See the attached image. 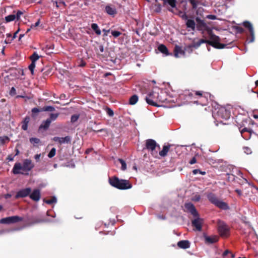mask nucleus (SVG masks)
Returning a JSON list of instances; mask_svg holds the SVG:
<instances>
[{"label": "nucleus", "instance_id": "38", "mask_svg": "<svg viewBox=\"0 0 258 258\" xmlns=\"http://www.w3.org/2000/svg\"><path fill=\"white\" fill-rule=\"evenodd\" d=\"M19 29H18L16 32H15V33L13 35V36L12 37V38L11 39H6L5 42L7 44L11 43V42L16 37L17 34L19 32Z\"/></svg>", "mask_w": 258, "mask_h": 258}, {"label": "nucleus", "instance_id": "21", "mask_svg": "<svg viewBox=\"0 0 258 258\" xmlns=\"http://www.w3.org/2000/svg\"><path fill=\"white\" fill-rule=\"evenodd\" d=\"M170 147L171 145L170 144L164 145L163 147L162 150L159 152V155L162 157H165L167 155Z\"/></svg>", "mask_w": 258, "mask_h": 258}, {"label": "nucleus", "instance_id": "15", "mask_svg": "<svg viewBox=\"0 0 258 258\" xmlns=\"http://www.w3.org/2000/svg\"><path fill=\"white\" fill-rule=\"evenodd\" d=\"M241 136L245 140H248L250 138V137L252 134L255 133L251 130L248 129L246 127H244L240 131Z\"/></svg>", "mask_w": 258, "mask_h": 258}, {"label": "nucleus", "instance_id": "43", "mask_svg": "<svg viewBox=\"0 0 258 258\" xmlns=\"http://www.w3.org/2000/svg\"><path fill=\"white\" fill-rule=\"evenodd\" d=\"M29 69L31 71V73L32 75L34 74V70L35 68V63H33L31 62V63L29 66Z\"/></svg>", "mask_w": 258, "mask_h": 258}, {"label": "nucleus", "instance_id": "14", "mask_svg": "<svg viewBox=\"0 0 258 258\" xmlns=\"http://www.w3.org/2000/svg\"><path fill=\"white\" fill-rule=\"evenodd\" d=\"M195 218L191 221L192 226L195 227L198 231L202 230V225L204 222L202 218L199 217V215L197 217H195Z\"/></svg>", "mask_w": 258, "mask_h": 258}, {"label": "nucleus", "instance_id": "63", "mask_svg": "<svg viewBox=\"0 0 258 258\" xmlns=\"http://www.w3.org/2000/svg\"><path fill=\"white\" fill-rule=\"evenodd\" d=\"M92 151V149L91 148H89V149H87L86 151H85V154H89L90 152H91Z\"/></svg>", "mask_w": 258, "mask_h": 258}, {"label": "nucleus", "instance_id": "47", "mask_svg": "<svg viewBox=\"0 0 258 258\" xmlns=\"http://www.w3.org/2000/svg\"><path fill=\"white\" fill-rule=\"evenodd\" d=\"M79 115H73L71 117V122H76L79 118Z\"/></svg>", "mask_w": 258, "mask_h": 258}, {"label": "nucleus", "instance_id": "56", "mask_svg": "<svg viewBox=\"0 0 258 258\" xmlns=\"http://www.w3.org/2000/svg\"><path fill=\"white\" fill-rule=\"evenodd\" d=\"M197 162L196 158L195 157H193L189 162V163L191 165L196 163Z\"/></svg>", "mask_w": 258, "mask_h": 258}, {"label": "nucleus", "instance_id": "36", "mask_svg": "<svg viewBox=\"0 0 258 258\" xmlns=\"http://www.w3.org/2000/svg\"><path fill=\"white\" fill-rule=\"evenodd\" d=\"M30 142L33 144H37L40 143V140L37 138H31L30 139Z\"/></svg>", "mask_w": 258, "mask_h": 258}, {"label": "nucleus", "instance_id": "57", "mask_svg": "<svg viewBox=\"0 0 258 258\" xmlns=\"http://www.w3.org/2000/svg\"><path fill=\"white\" fill-rule=\"evenodd\" d=\"M98 49L100 51V52L102 53L104 52V47L102 45H99L98 46Z\"/></svg>", "mask_w": 258, "mask_h": 258}, {"label": "nucleus", "instance_id": "46", "mask_svg": "<svg viewBox=\"0 0 258 258\" xmlns=\"http://www.w3.org/2000/svg\"><path fill=\"white\" fill-rule=\"evenodd\" d=\"M106 113L108 114V115L110 117L113 116L114 114L113 110L111 108L108 107L106 108Z\"/></svg>", "mask_w": 258, "mask_h": 258}, {"label": "nucleus", "instance_id": "13", "mask_svg": "<svg viewBox=\"0 0 258 258\" xmlns=\"http://www.w3.org/2000/svg\"><path fill=\"white\" fill-rule=\"evenodd\" d=\"M196 21L197 23L196 28L198 31H204L208 30L209 27L204 20H201L199 17H197Z\"/></svg>", "mask_w": 258, "mask_h": 258}, {"label": "nucleus", "instance_id": "33", "mask_svg": "<svg viewBox=\"0 0 258 258\" xmlns=\"http://www.w3.org/2000/svg\"><path fill=\"white\" fill-rule=\"evenodd\" d=\"M59 115V113H50L49 115V117L47 118V119L50 120V122H51L52 121L55 120Z\"/></svg>", "mask_w": 258, "mask_h": 258}, {"label": "nucleus", "instance_id": "24", "mask_svg": "<svg viewBox=\"0 0 258 258\" xmlns=\"http://www.w3.org/2000/svg\"><path fill=\"white\" fill-rule=\"evenodd\" d=\"M105 12L109 15H114L116 13V10L114 7L107 5L105 7Z\"/></svg>", "mask_w": 258, "mask_h": 258}, {"label": "nucleus", "instance_id": "9", "mask_svg": "<svg viewBox=\"0 0 258 258\" xmlns=\"http://www.w3.org/2000/svg\"><path fill=\"white\" fill-rule=\"evenodd\" d=\"M243 25L244 27L248 29L250 36V39H247L246 40V42L247 43L253 42L255 40V36L254 31L252 25L249 21H246L243 22Z\"/></svg>", "mask_w": 258, "mask_h": 258}, {"label": "nucleus", "instance_id": "35", "mask_svg": "<svg viewBox=\"0 0 258 258\" xmlns=\"http://www.w3.org/2000/svg\"><path fill=\"white\" fill-rule=\"evenodd\" d=\"M43 111H54L55 110V108L54 107L51 106H45L42 107Z\"/></svg>", "mask_w": 258, "mask_h": 258}, {"label": "nucleus", "instance_id": "10", "mask_svg": "<svg viewBox=\"0 0 258 258\" xmlns=\"http://www.w3.org/2000/svg\"><path fill=\"white\" fill-rule=\"evenodd\" d=\"M216 114L219 118L225 120L229 119L231 115L230 111L225 107H221L217 110Z\"/></svg>", "mask_w": 258, "mask_h": 258}, {"label": "nucleus", "instance_id": "12", "mask_svg": "<svg viewBox=\"0 0 258 258\" xmlns=\"http://www.w3.org/2000/svg\"><path fill=\"white\" fill-rule=\"evenodd\" d=\"M185 211L190 213L194 217L198 216V212L194 205L190 202L185 203L184 204Z\"/></svg>", "mask_w": 258, "mask_h": 258}, {"label": "nucleus", "instance_id": "58", "mask_svg": "<svg viewBox=\"0 0 258 258\" xmlns=\"http://www.w3.org/2000/svg\"><path fill=\"white\" fill-rule=\"evenodd\" d=\"M14 156H13L12 155H8L7 159L8 160H9V161H12L14 160Z\"/></svg>", "mask_w": 258, "mask_h": 258}, {"label": "nucleus", "instance_id": "53", "mask_svg": "<svg viewBox=\"0 0 258 258\" xmlns=\"http://www.w3.org/2000/svg\"><path fill=\"white\" fill-rule=\"evenodd\" d=\"M236 30L238 33L240 34L243 33L244 32V29L240 27H237L236 28Z\"/></svg>", "mask_w": 258, "mask_h": 258}, {"label": "nucleus", "instance_id": "42", "mask_svg": "<svg viewBox=\"0 0 258 258\" xmlns=\"http://www.w3.org/2000/svg\"><path fill=\"white\" fill-rule=\"evenodd\" d=\"M0 141L2 144H4L6 141H9V138L7 136H5L3 137H0Z\"/></svg>", "mask_w": 258, "mask_h": 258}, {"label": "nucleus", "instance_id": "8", "mask_svg": "<svg viewBox=\"0 0 258 258\" xmlns=\"http://www.w3.org/2000/svg\"><path fill=\"white\" fill-rule=\"evenodd\" d=\"M218 230L222 237H227L229 235V228L225 223L219 221L218 224Z\"/></svg>", "mask_w": 258, "mask_h": 258}, {"label": "nucleus", "instance_id": "16", "mask_svg": "<svg viewBox=\"0 0 258 258\" xmlns=\"http://www.w3.org/2000/svg\"><path fill=\"white\" fill-rule=\"evenodd\" d=\"M31 192V189L30 187L22 189L17 192L16 195V198L18 199L19 198H24L28 196H29Z\"/></svg>", "mask_w": 258, "mask_h": 258}, {"label": "nucleus", "instance_id": "18", "mask_svg": "<svg viewBox=\"0 0 258 258\" xmlns=\"http://www.w3.org/2000/svg\"><path fill=\"white\" fill-rule=\"evenodd\" d=\"M51 122L50 120L47 119L46 120L43 121L38 128L39 132H43L47 130L50 125Z\"/></svg>", "mask_w": 258, "mask_h": 258}, {"label": "nucleus", "instance_id": "62", "mask_svg": "<svg viewBox=\"0 0 258 258\" xmlns=\"http://www.w3.org/2000/svg\"><path fill=\"white\" fill-rule=\"evenodd\" d=\"M190 3L192 6L193 8H196L197 4L195 3V2L194 1H191Z\"/></svg>", "mask_w": 258, "mask_h": 258}, {"label": "nucleus", "instance_id": "5", "mask_svg": "<svg viewBox=\"0 0 258 258\" xmlns=\"http://www.w3.org/2000/svg\"><path fill=\"white\" fill-rule=\"evenodd\" d=\"M208 44L214 48L222 49L225 48L226 45L220 43V38L213 34L211 31L209 32V40H208Z\"/></svg>", "mask_w": 258, "mask_h": 258}, {"label": "nucleus", "instance_id": "20", "mask_svg": "<svg viewBox=\"0 0 258 258\" xmlns=\"http://www.w3.org/2000/svg\"><path fill=\"white\" fill-rule=\"evenodd\" d=\"M70 137L69 136L65 137L64 138H60L58 137H54L53 138V140L55 142H58L60 144H63L65 143H69L70 142Z\"/></svg>", "mask_w": 258, "mask_h": 258}, {"label": "nucleus", "instance_id": "6", "mask_svg": "<svg viewBox=\"0 0 258 258\" xmlns=\"http://www.w3.org/2000/svg\"><path fill=\"white\" fill-rule=\"evenodd\" d=\"M146 147L147 150L151 151L152 155L156 157L157 156V151H155L156 147L160 149V145L157 144L156 142L153 139H148L146 141Z\"/></svg>", "mask_w": 258, "mask_h": 258}, {"label": "nucleus", "instance_id": "19", "mask_svg": "<svg viewBox=\"0 0 258 258\" xmlns=\"http://www.w3.org/2000/svg\"><path fill=\"white\" fill-rule=\"evenodd\" d=\"M185 25L186 28L188 29V31H189L190 30L192 31H195L196 27V23L192 19H189L186 20Z\"/></svg>", "mask_w": 258, "mask_h": 258}, {"label": "nucleus", "instance_id": "44", "mask_svg": "<svg viewBox=\"0 0 258 258\" xmlns=\"http://www.w3.org/2000/svg\"><path fill=\"white\" fill-rule=\"evenodd\" d=\"M202 43L208 44V40L201 39L196 44L197 47L200 46Z\"/></svg>", "mask_w": 258, "mask_h": 258}, {"label": "nucleus", "instance_id": "64", "mask_svg": "<svg viewBox=\"0 0 258 258\" xmlns=\"http://www.w3.org/2000/svg\"><path fill=\"white\" fill-rule=\"evenodd\" d=\"M110 30H105V29H103V32H104V36H107L108 33L109 32Z\"/></svg>", "mask_w": 258, "mask_h": 258}, {"label": "nucleus", "instance_id": "25", "mask_svg": "<svg viewBox=\"0 0 258 258\" xmlns=\"http://www.w3.org/2000/svg\"><path fill=\"white\" fill-rule=\"evenodd\" d=\"M30 121V117L28 116H26L22 122V129L24 131H27L28 125Z\"/></svg>", "mask_w": 258, "mask_h": 258}, {"label": "nucleus", "instance_id": "61", "mask_svg": "<svg viewBox=\"0 0 258 258\" xmlns=\"http://www.w3.org/2000/svg\"><path fill=\"white\" fill-rule=\"evenodd\" d=\"M200 172H201V170L200 169H194L193 171H192V173L196 175L198 173H200Z\"/></svg>", "mask_w": 258, "mask_h": 258}, {"label": "nucleus", "instance_id": "50", "mask_svg": "<svg viewBox=\"0 0 258 258\" xmlns=\"http://www.w3.org/2000/svg\"><path fill=\"white\" fill-rule=\"evenodd\" d=\"M40 20L38 19V21L34 24H32L31 26V28L33 29L38 26L40 24Z\"/></svg>", "mask_w": 258, "mask_h": 258}, {"label": "nucleus", "instance_id": "34", "mask_svg": "<svg viewBox=\"0 0 258 258\" xmlns=\"http://www.w3.org/2000/svg\"><path fill=\"white\" fill-rule=\"evenodd\" d=\"M42 111H43L42 108H36V107L33 108L31 110V112L32 113V116L34 117L36 116V115H35L36 113L40 112H42Z\"/></svg>", "mask_w": 258, "mask_h": 258}, {"label": "nucleus", "instance_id": "55", "mask_svg": "<svg viewBox=\"0 0 258 258\" xmlns=\"http://www.w3.org/2000/svg\"><path fill=\"white\" fill-rule=\"evenodd\" d=\"M51 3L52 4L53 6L56 7L57 8H59L58 1H51Z\"/></svg>", "mask_w": 258, "mask_h": 258}, {"label": "nucleus", "instance_id": "17", "mask_svg": "<svg viewBox=\"0 0 258 258\" xmlns=\"http://www.w3.org/2000/svg\"><path fill=\"white\" fill-rule=\"evenodd\" d=\"M29 197L33 201L38 202L41 198L40 190L38 189H35L30 194Z\"/></svg>", "mask_w": 258, "mask_h": 258}, {"label": "nucleus", "instance_id": "37", "mask_svg": "<svg viewBox=\"0 0 258 258\" xmlns=\"http://www.w3.org/2000/svg\"><path fill=\"white\" fill-rule=\"evenodd\" d=\"M118 161L121 163V169L122 170H125L126 169V164L125 162L122 159H118Z\"/></svg>", "mask_w": 258, "mask_h": 258}, {"label": "nucleus", "instance_id": "23", "mask_svg": "<svg viewBox=\"0 0 258 258\" xmlns=\"http://www.w3.org/2000/svg\"><path fill=\"white\" fill-rule=\"evenodd\" d=\"M204 238L205 242L207 243L212 244L217 242L218 240V238L216 236H213L212 237L205 235Z\"/></svg>", "mask_w": 258, "mask_h": 258}, {"label": "nucleus", "instance_id": "39", "mask_svg": "<svg viewBox=\"0 0 258 258\" xmlns=\"http://www.w3.org/2000/svg\"><path fill=\"white\" fill-rule=\"evenodd\" d=\"M44 202L48 204H52L56 202V199L55 197H53L50 200L44 199Z\"/></svg>", "mask_w": 258, "mask_h": 258}, {"label": "nucleus", "instance_id": "59", "mask_svg": "<svg viewBox=\"0 0 258 258\" xmlns=\"http://www.w3.org/2000/svg\"><path fill=\"white\" fill-rule=\"evenodd\" d=\"M40 156H41V154H36V155H35L34 158H35V159L36 160V161H39Z\"/></svg>", "mask_w": 258, "mask_h": 258}, {"label": "nucleus", "instance_id": "3", "mask_svg": "<svg viewBox=\"0 0 258 258\" xmlns=\"http://www.w3.org/2000/svg\"><path fill=\"white\" fill-rule=\"evenodd\" d=\"M207 198L211 203L214 204L221 209L226 210L229 208L228 205L225 202L219 200L213 193L208 194L207 195Z\"/></svg>", "mask_w": 258, "mask_h": 258}, {"label": "nucleus", "instance_id": "49", "mask_svg": "<svg viewBox=\"0 0 258 258\" xmlns=\"http://www.w3.org/2000/svg\"><path fill=\"white\" fill-rule=\"evenodd\" d=\"M207 18L210 19V20H216L217 19V17L215 15H208L207 16Z\"/></svg>", "mask_w": 258, "mask_h": 258}, {"label": "nucleus", "instance_id": "41", "mask_svg": "<svg viewBox=\"0 0 258 258\" xmlns=\"http://www.w3.org/2000/svg\"><path fill=\"white\" fill-rule=\"evenodd\" d=\"M111 33L112 34V35L115 37V38H117L118 37V36H119L120 35H121V32H120L119 31H116V30H112L111 31Z\"/></svg>", "mask_w": 258, "mask_h": 258}, {"label": "nucleus", "instance_id": "11", "mask_svg": "<svg viewBox=\"0 0 258 258\" xmlns=\"http://www.w3.org/2000/svg\"><path fill=\"white\" fill-rule=\"evenodd\" d=\"M23 220V218L18 216H13L2 218L0 222L2 224H10L12 223H16Z\"/></svg>", "mask_w": 258, "mask_h": 258}, {"label": "nucleus", "instance_id": "48", "mask_svg": "<svg viewBox=\"0 0 258 258\" xmlns=\"http://www.w3.org/2000/svg\"><path fill=\"white\" fill-rule=\"evenodd\" d=\"M201 200V196L200 195H196L192 197V200L195 202H198Z\"/></svg>", "mask_w": 258, "mask_h": 258}, {"label": "nucleus", "instance_id": "52", "mask_svg": "<svg viewBox=\"0 0 258 258\" xmlns=\"http://www.w3.org/2000/svg\"><path fill=\"white\" fill-rule=\"evenodd\" d=\"M230 253V251L227 249L226 250H225L224 251V252L222 253V256L224 257V258H225L226 256H228V254H229V253Z\"/></svg>", "mask_w": 258, "mask_h": 258}, {"label": "nucleus", "instance_id": "26", "mask_svg": "<svg viewBox=\"0 0 258 258\" xmlns=\"http://www.w3.org/2000/svg\"><path fill=\"white\" fill-rule=\"evenodd\" d=\"M158 49L160 52L167 56L169 55L168 50L166 46L164 44H160L158 46Z\"/></svg>", "mask_w": 258, "mask_h": 258}, {"label": "nucleus", "instance_id": "51", "mask_svg": "<svg viewBox=\"0 0 258 258\" xmlns=\"http://www.w3.org/2000/svg\"><path fill=\"white\" fill-rule=\"evenodd\" d=\"M179 16L183 20H186L188 19V17L185 12H184L182 15L179 14Z\"/></svg>", "mask_w": 258, "mask_h": 258}, {"label": "nucleus", "instance_id": "29", "mask_svg": "<svg viewBox=\"0 0 258 258\" xmlns=\"http://www.w3.org/2000/svg\"><path fill=\"white\" fill-rule=\"evenodd\" d=\"M91 28L96 33L97 35H99L101 34V30L99 28V27L97 24L92 23L91 24Z\"/></svg>", "mask_w": 258, "mask_h": 258}, {"label": "nucleus", "instance_id": "40", "mask_svg": "<svg viewBox=\"0 0 258 258\" xmlns=\"http://www.w3.org/2000/svg\"><path fill=\"white\" fill-rule=\"evenodd\" d=\"M56 153V149L55 148H53L51 149L50 151L48 154V157L50 158H52L54 157Z\"/></svg>", "mask_w": 258, "mask_h": 258}, {"label": "nucleus", "instance_id": "30", "mask_svg": "<svg viewBox=\"0 0 258 258\" xmlns=\"http://www.w3.org/2000/svg\"><path fill=\"white\" fill-rule=\"evenodd\" d=\"M163 1L164 5L166 4L170 5L172 8L176 7V0H162Z\"/></svg>", "mask_w": 258, "mask_h": 258}, {"label": "nucleus", "instance_id": "60", "mask_svg": "<svg viewBox=\"0 0 258 258\" xmlns=\"http://www.w3.org/2000/svg\"><path fill=\"white\" fill-rule=\"evenodd\" d=\"M244 152L247 154H248L251 153L250 149L248 147L245 148V151Z\"/></svg>", "mask_w": 258, "mask_h": 258}, {"label": "nucleus", "instance_id": "4", "mask_svg": "<svg viewBox=\"0 0 258 258\" xmlns=\"http://www.w3.org/2000/svg\"><path fill=\"white\" fill-rule=\"evenodd\" d=\"M157 100L160 102H164L165 99H162L158 93L154 91L150 92L146 97L147 103L153 106H158L157 104L155 102V101Z\"/></svg>", "mask_w": 258, "mask_h": 258}, {"label": "nucleus", "instance_id": "31", "mask_svg": "<svg viewBox=\"0 0 258 258\" xmlns=\"http://www.w3.org/2000/svg\"><path fill=\"white\" fill-rule=\"evenodd\" d=\"M138 101V96L137 95H134L131 97L129 102L131 105L135 104Z\"/></svg>", "mask_w": 258, "mask_h": 258}, {"label": "nucleus", "instance_id": "7", "mask_svg": "<svg viewBox=\"0 0 258 258\" xmlns=\"http://www.w3.org/2000/svg\"><path fill=\"white\" fill-rule=\"evenodd\" d=\"M23 14V12L20 11H14L12 14L8 15L5 17L4 19V22L9 23L16 20L19 21L20 19L21 16Z\"/></svg>", "mask_w": 258, "mask_h": 258}, {"label": "nucleus", "instance_id": "28", "mask_svg": "<svg viewBox=\"0 0 258 258\" xmlns=\"http://www.w3.org/2000/svg\"><path fill=\"white\" fill-rule=\"evenodd\" d=\"M184 54V52L183 51L181 48L178 46H176L174 49V56L176 57H179V54L183 55Z\"/></svg>", "mask_w": 258, "mask_h": 258}, {"label": "nucleus", "instance_id": "54", "mask_svg": "<svg viewBox=\"0 0 258 258\" xmlns=\"http://www.w3.org/2000/svg\"><path fill=\"white\" fill-rule=\"evenodd\" d=\"M10 94L11 95H14L16 94V90L14 87L11 88Z\"/></svg>", "mask_w": 258, "mask_h": 258}, {"label": "nucleus", "instance_id": "2", "mask_svg": "<svg viewBox=\"0 0 258 258\" xmlns=\"http://www.w3.org/2000/svg\"><path fill=\"white\" fill-rule=\"evenodd\" d=\"M109 184L113 187L120 190H126L132 187V183L126 179H119L116 176L109 178Z\"/></svg>", "mask_w": 258, "mask_h": 258}, {"label": "nucleus", "instance_id": "45", "mask_svg": "<svg viewBox=\"0 0 258 258\" xmlns=\"http://www.w3.org/2000/svg\"><path fill=\"white\" fill-rule=\"evenodd\" d=\"M58 6L59 9H63L66 7V4L63 1H62L61 0H58Z\"/></svg>", "mask_w": 258, "mask_h": 258}, {"label": "nucleus", "instance_id": "22", "mask_svg": "<svg viewBox=\"0 0 258 258\" xmlns=\"http://www.w3.org/2000/svg\"><path fill=\"white\" fill-rule=\"evenodd\" d=\"M177 245L181 248L186 249L190 247V242L188 240H180L178 242Z\"/></svg>", "mask_w": 258, "mask_h": 258}, {"label": "nucleus", "instance_id": "32", "mask_svg": "<svg viewBox=\"0 0 258 258\" xmlns=\"http://www.w3.org/2000/svg\"><path fill=\"white\" fill-rule=\"evenodd\" d=\"M40 58V56L38 54L34 52L32 55L30 56V59L32 62L35 63V62Z\"/></svg>", "mask_w": 258, "mask_h": 258}, {"label": "nucleus", "instance_id": "1", "mask_svg": "<svg viewBox=\"0 0 258 258\" xmlns=\"http://www.w3.org/2000/svg\"><path fill=\"white\" fill-rule=\"evenodd\" d=\"M34 167V164L30 159H26L23 161V164L20 162H16L13 168L12 172L14 174H25L28 175V173H25L21 171L29 172L31 171Z\"/></svg>", "mask_w": 258, "mask_h": 258}, {"label": "nucleus", "instance_id": "27", "mask_svg": "<svg viewBox=\"0 0 258 258\" xmlns=\"http://www.w3.org/2000/svg\"><path fill=\"white\" fill-rule=\"evenodd\" d=\"M194 94L190 92L189 90L185 91L184 93L180 95V97L182 98V97H185V99L188 100L189 99H191L192 97L193 96Z\"/></svg>", "mask_w": 258, "mask_h": 258}]
</instances>
